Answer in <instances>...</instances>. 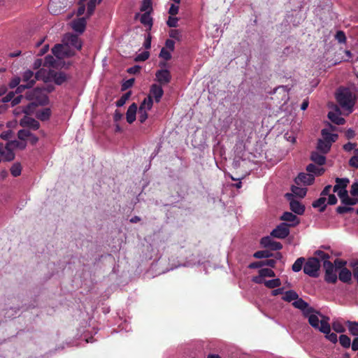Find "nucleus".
I'll list each match as a JSON object with an SVG mask.
<instances>
[{"instance_id": "obj_1", "label": "nucleus", "mask_w": 358, "mask_h": 358, "mask_svg": "<svg viewBox=\"0 0 358 358\" xmlns=\"http://www.w3.org/2000/svg\"><path fill=\"white\" fill-rule=\"evenodd\" d=\"M336 100L341 107L348 111V113L352 112L356 97L349 88H339L336 93Z\"/></svg>"}, {"instance_id": "obj_2", "label": "nucleus", "mask_w": 358, "mask_h": 358, "mask_svg": "<svg viewBox=\"0 0 358 358\" xmlns=\"http://www.w3.org/2000/svg\"><path fill=\"white\" fill-rule=\"evenodd\" d=\"M27 97L34 101L31 104L27 106L22 109V112L25 114L29 113L31 105H45L48 103V97L45 92V89L41 87H36L27 94Z\"/></svg>"}, {"instance_id": "obj_3", "label": "nucleus", "mask_w": 358, "mask_h": 358, "mask_svg": "<svg viewBox=\"0 0 358 358\" xmlns=\"http://www.w3.org/2000/svg\"><path fill=\"white\" fill-rule=\"evenodd\" d=\"M320 266L319 259L315 257H310L304 264L303 272L310 277L317 278Z\"/></svg>"}, {"instance_id": "obj_4", "label": "nucleus", "mask_w": 358, "mask_h": 358, "mask_svg": "<svg viewBox=\"0 0 358 358\" xmlns=\"http://www.w3.org/2000/svg\"><path fill=\"white\" fill-rule=\"evenodd\" d=\"M322 317L320 322V331L325 334V337L333 343H336L338 341L337 335L335 333H331V326L328 321L329 318L327 316L320 315Z\"/></svg>"}, {"instance_id": "obj_5", "label": "nucleus", "mask_w": 358, "mask_h": 358, "mask_svg": "<svg viewBox=\"0 0 358 358\" xmlns=\"http://www.w3.org/2000/svg\"><path fill=\"white\" fill-rule=\"evenodd\" d=\"M323 268L325 271L324 280L328 283L335 284L338 277L334 265L331 262H323Z\"/></svg>"}, {"instance_id": "obj_6", "label": "nucleus", "mask_w": 358, "mask_h": 358, "mask_svg": "<svg viewBox=\"0 0 358 358\" xmlns=\"http://www.w3.org/2000/svg\"><path fill=\"white\" fill-rule=\"evenodd\" d=\"M294 308H298L303 312L304 317H307L310 313L320 314L319 311H317L314 308L309 306V304L305 301L303 299L299 298L292 303Z\"/></svg>"}, {"instance_id": "obj_7", "label": "nucleus", "mask_w": 358, "mask_h": 358, "mask_svg": "<svg viewBox=\"0 0 358 358\" xmlns=\"http://www.w3.org/2000/svg\"><path fill=\"white\" fill-rule=\"evenodd\" d=\"M289 224L285 222L280 223L274 229L271 235L278 238H285L289 234Z\"/></svg>"}, {"instance_id": "obj_8", "label": "nucleus", "mask_w": 358, "mask_h": 358, "mask_svg": "<svg viewBox=\"0 0 358 358\" xmlns=\"http://www.w3.org/2000/svg\"><path fill=\"white\" fill-rule=\"evenodd\" d=\"M156 80L160 85L169 83L171 80V72L167 69H159L155 73Z\"/></svg>"}, {"instance_id": "obj_9", "label": "nucleus", "mask_w": 358, "mask_h": 358, "mask_svg": "<svg viewBox=\"0 0 358 358\" xmlns=\"http://www.w3.org/2000/svg\"><path fill=\"white\" fill-rule=\"evenodd\" d=\"M260 243L264 248L271 250H279L282 248V245L280 242L274 241L270 236L263 237Z\"/></svg>"}, {"instance_id": "obj_10", "label": "nucleus", "mask_w": 358, "mask_h": 358, "mask_svg": "<svg viewBox=\"0 0 358 358\" xmlns=\"http://www.w3.org/2000/svg\"><path fill=\"white\" fill-rule=\"evenodd\" d=\"M315 180V176L313 174L310 173H300L298 176L295 178V182L297 185L303 184L304 185H310L313 183Z\"/></svg>"}, {"instance_id": "obj_11", "label": "nucleus", "mask_w": 358, "mask_h": 358, "mask_svg": "<svg viewBox=\"0 0 358 358\" xmlns=\"http://www.w3.org/2000/svg\"><path fill=\"white\" fill-rule=\"evenodd\" d=\"M20 125L22 127H28L33 130H37L40 127V124L37 120L27 115H24V117L20 120Z\"/></svg>"}, {"instance_id": "obj_12", "label": "nucleus", "mask_w": 358, "mask_h": 358, "mask_svg": "<svg viewBox=\"0 0 358 358\" xmlns=\"http://www.w3.org/2000/svg\"><path fill=\"white\" fill-rule=\"evenodd\" d=\"M50 73L52 74L50 79H52L55 82V83L58 85H62L64 82H66V80H68V79L70 78V76L63 71L57 72L52 71H50Z\"/></svg>"}, {"instance_id": "obj_13", "label": "nucleus", "mask_w": 358, "mask_h": 358, "mask_svg": "<svg viewBox=\"0 0 358 358\" xmlns=\"http://www.w3.org/2000/svg\"><path fill=\"white\" fill-rule=\"evenodd\" d=\"M21 80L29 86V88H31L36 83L35 74L32 71L27 70L22 73Z\"/></svg>"}, {"instance_id": "obj_14", "label": "nucleus", "mask_w": 358, "mask_h": 358, "mask_svg": "<svg viewBox=\"0 0 358 358\" xmlns=\"http://www.w3.org/2000/svg\"><path fill=\"white\" fill-rule=\"evenodd\" d=\"M164 94V90L161 85L152 84L150 87V94L152 98L154 97L157 103H159Z\"/></svg>"}, {"instance_id": "obj_15", "label": "nucleus", "mask_w": 358, "mask_h": 358, "mask_svg": "<svg viewBox=\"0 0 358 358\" xmlns=\"http://www.w3.org/2000/svg\"><path fill=\"white\" fill-rule=\"evenodd\" d=\"M65 41L67 45L76 48L78 50H80L82 48V42L77 35H66L65 37Z\"/></svg>"}, {"instance_id": "obj_16", "label": "nucleus", "mask_w": 358, "mask_h": 358, "mask_svg": "<svg viewBox=\"0 0 358 358\" xmlns=\"http://www.w3.org/2000/svg\"><path fill=\"white\" fill-rule=\"evenodd\" d=\"M137 110L138 106L136 103H133L129 106L126 113V119L128 123L131 124L136 120Z\"/></svg>"}, {"instance_id": "obj_17", "label": "nucleus", "mask_w": 358, "mask_h": 358, "mask_svg": "<svg viewBox=\"0 0 358 358\" xmlns=\"http://www.w3.org/2000/svg\"><path fill=\"white\" fill-rule=\"evenodd\" d=\"M280 220L291 222V224H289V227H295L299 223L298 217L290 212H285L280 217Z\"/></svg>"}, {"instance_id": "obj_18", "label": "nucleus", "mask_w": 358, "mask_h": 358, "mask_svg": "<svg viewBox=\"0 0 358 358\" xmlns=\"http://www.w3.org/2000/svg\"><path fill=\"white\" fill-rule=\"evenodd\" d=\"M325 154L319 153L317 151H313L310 154V160L315 164L322 166L326 163Z\"/></svg>"}, {"instance_id": "obj_19", "label": "nucleus", "mask_w": 358, "mask_h": 358, "mask_svg": "<svg viewBox=\"0 0 358 358\" xmlns=\"http://www.w3.org/2000/svg\"><path fill=\"white\" fill-rule=\"evenodd\" d=\"M338 278L344 283L350 284L352 281V273L348 268H343L340 270Z\"/></svg>"}, {"instance_id": "obj_20", "label": "nucleus", "mask_w": 358, "mask_h": 358, "mask_svg": "<svg viewBox=\"0 0 358 358\" xmlns=\"http://www.w3.org/2000/svg\"><path fill=\"white\" fill-rule=\"evenodd\" d=\"M321 134L322 136V140L325 142H327L328 144L332 145L333 143L336 142L338 139V134H331L329 132L327 129H324L321 131Z\"/></svg>"}, {"instance_id": "obj_21", "label": "nucleus", "mask_w": 358, "mask_h": 358, "mask_svg": "<svg viewBox=\"0 0 358 358\" xmlns=\"http://www.w3.org/2000/svg\"><path fill=\"white\" fill-rule=\"evenodd\" d=\"M86 27V20L84 17L78 18L73 22L72 28L76 32L82 34Z\"/></svg>"}, {"instance_id": "obj_22", "label": "nucleus", "mask_w": 358, "mask_h": 358, "mask_svg": "<svg viewBox=\"0 0 358 358\" xmlns=\"http://www.w3.org/2000/svg\"><path fill=\"white\" fill-rule=\"evenodd\" d=\"M289 206L291 210L297 215H302L305 211V206L296 200L290 201Z\"/></svg>"}, {"instance_id": "obj_23", "label": "nucleus", "mask_w": 358, "mask_h": 358, "mask_svg": "<svg viewBox=\"0 0 358 358\" xmlns=\"http://www.w3.org/2000/svg\"><path fill=\"white\" fill-rule=\"evenodd\" d=\"M50 70L47 71L44 69H39L36 73H35V80H43L44 82H47L48 80L51 78V73Z\"/></svg>"}, {"instance_id": "obj_24", "label": "nucleus", "mask_w": 358, "mask_h": 358, "mask_svg": "<svg viewBox=\"0 0 358 358\" xmlns=\"http://www.w3.org/2000/svg\"><path fill=\"white\" fill-rule=\"evenodd\" d=\"M51 116V110L49 108H45L42 110H38L36 114L37 119L41 121H46L50 119Z\"/></svg>"}, {"instance_id": "obj_25", "label": "nucleus", "mask_w": 358, "mask_h": 358, "mask_svg": "<svg viewBox=\"0 0 358 358\" xmlns=\"http://www.w3.org/2000/svg\"><path fill=\"white\" fill-rule=\"evenodd\" d=\"M329 119L337 125H343L345 122V120L340 116V114L330 111L328 113Z\"/></svg>"}, {"instance_id": "obj_26", "label": "nucleus", "mask_w": 358, "mask_h": 358, "mask_svg": "<svg viewBox=\"0 0 358 358\" xmlns=\"http://www.w3.org/2000/svg\"><path fill=\"white\" fill-rule=\"evenodd\" d=\"M331 148V145L328 144L327 142L321 138L318 139L316 148L319 152L326 155L329 152Z\"/></svg>"}, {"instance_id": "obj_27", "label": "nucleus", "mask_w": 358, "mask_h": 358, "mask_svg": "<svg viewBox=\"0 0 358 358\" xmlns=\"http://www.w3.org/2000/svg\"><path fill=\"white\" fill-rule=\"evenodd\" d=\"M306 317L308 319L310 325L320 331L321 320H319L317 315L316 314L310 313Z\"/></svg>"}, {"instance_id": "obj_28", "label": "nucleus", "mask_w": 358, "mask_h": 358, "mask_svg": "<svg viewBox=\"0 0 358 358\" xmlns=\"http://www.w3.org/2000/svg\"><path fill=\"white\" fill-rule=\"evenodd\" d=\"M326 201H327L326 197L324 196H322L321 197H320L318 199L315 200L313 203V204H312L313 207L318 208L319 211L320 213H322L325 210V209L327 208V205L325 204Z\"/></svg>"}, {"instance_id": "obj_29", "label": "nucleus", "mask_w": 358, "mask_h": 358, "mask_svg": "<svg viewBox=\"0 0 358 358\" xmlns=\"http://www.w3.org/2000/svg\"><path fill=\"white\" fill-rule=\"evenodd\" d=\"M306 171L310 174H315V176H322L325 169L324 168L317 167L314 164H310L306 166Z\"/></svg>"}, {"instance_id": "obj_30", "label": "nucleus", "mask_w": 358, "mask_h": 358, "mask_svg": "<svg viewBox=\"0 0 358 358\" xmlns=\"http://www.w3.org/2000/svg\"><path fill=\"white\" fill-rule=\"evenodd\" d=\"M345 324L351 335L358 336V322L348 320L345 322Z\"/></svg>"}, {"instance_id": "obj_31", "label": "nucleus", "mask_w": 358, "mask_h": 358, "mask_svg": "<svg viewBox=\"0 0 358 358\" xmlns=\"http://www.w3.org/2000/svg\"><path fill=\"white\" fill-rule=\"evenodd\" d=\"M298 297L299 295L295 291L288 290L284 293V296H282V299L285 301L291 302L292 301H295L296 299H298Z\"/></svg>"}, {"instance_id": "obj_32", "label": "nucleus", "mask_w": 358, "mask_h": 358, "mask_svg": "<svg viewBox=\"0 0 358 358\" xmlns=\"http://www.w3.org/2000/svg\"><path fill=\"white\" fill-rule=\"evenodd\" d=\"M150 11L145 12V13H143L140 18V21L144 25H148L149 29H150L152 25V19L150 17Z\"/></svg>"}, {"instance_id": "obj_33", "label": "nucleus", "mask_w": 358, "mask_h": 358, "mask_svg": "<svg viewBox=\"0 0 358 358\" xmlns=\"http://www.w3.org/2000/svg\"><path fill=\"white\" fill-rule=\"evenodd\" d=\"M102 0H90V1L87 3V17L91 16L96 8V6L97 4H99Z\"/></svg>"}, {"instance_id": "obj_34", "label": "nucleus", "mask_w": 358, "mask_h": 358, "mask_svg": "<svg viewBox=\"0 0 358 358\" xmlns=\"http://www.w3.org/2000/svg\"><path fill=\"white\" fill-rule=\"evenodd\" d=\"M13 149L8 145V143L6 145V150L4 151V154L2 155L4 157V159L7 162H10L15 159V153L13 152Z\"/></svg>"}, {"instance_id": "obj_35", "label": "nucleus", "mask_w": 358, "mask_h": 358, "mask_svg": "<svg viewBox=\"0 0 358 358\" xmlns=\"http://www.w3.org/2000/svg\"><path fill=\"white\" fill-rule=\"evenodd\" d=\"M339 343L343 348H349L351 345L350 338L345 334H341L339 336Z\"/></svg>"}, {"instance_id": "obj_36", "label": "nucleus", "mask_w": 358, "mask_h": 358, "mask_svg": "<svg viewBox=\"0 0 358 358\" xmlns=\"http://www.w3.org/2000/svg\"><path fill=\"white\" fill-rule=\"evenodd\" d=\"M264 284L266 287L273 289L280 287L281 285V281L279 278H275L269 280H264Z\"/></svg>"}, {"instance_id": "obj_37", "label": "nucleus", "mask_w": 358, "mask_h": 358, "mask_svg": "<svg viewBox=\"0 0 358 358\" xmlns=\"http://www.w3.org/2000/svg\"><path fill=\"white\" fill-rule=\"evenodd\" d=\"M153 105V100L150 95H148L146 98L144 99L143 102L141 103L140 107H142L143 109L150 110Z\"/></svg>"}, {"instance_id": "obj_38", "label": "nucleus", "mask_w": 358, "mask_h": 358, "mask_svg": "<svg viewBox=\"0 0 358 358\" xmlns=\"http://www.w3.org/2000/svg\"><path fill=\"white\" fill-rule=\"evenodd\" d=\"M304 262H305L304 257L298 258L292 266V271L294 272L300 271L303 267Z\"/></svg>"}, {"instance_id": "obj_39", "label": "nucleus", "mask_w": 358, "mask_h": 358, "mask_svg": "<svg viewBox=\"0 0 358 358\" xmlns=\"http://www.w3.org/2000/svg\"><path fill=\"white\" fill-rule=\"evenodd\" d=\"M8 145L10 146L13 149L19 148L24 150L26 148L27 143L25 141H11L8 143Z\"/></svg>"}, {"instance_id": "obj_40", "label": "nucleus", "mask_w": 358, "mask_h": 358, "mask_svg": "<svg viewBox=\"0 0 358 358\" xmlns=\"http://www.w3.org/2000/svg\"><path fill=\"white\" fill-rule=\"evenodd\" d=\"M273 255L267 250H259L253 254V257L257 259L268 258Z\"/></svg>"}, {"instance_id": "obj_41", "label": "nucleus", "mask_w": 358, "mask_h": 358, "mask_svg": "<svg viewBox=\"0 0 358 358\" xmlns=\"http://www.w3.org/2000/svg\"><path fill=\"white\" fill-rule=\"evenodd\" d=\"M292 191L296 196H299L301 198H303L306 196V194L307 189L306 188H302V187H299L293 186L292 187Z\"/></svg>"}, {"instance_id": "obj_42", "label": "nucleus", "mask_w": 358, "mask_h": 358, "mask_svg": "<svg viewBox=\"0 0 358 358\" xmlns=\"http://www.w3.org/2000/svg\"><path fill=\"white\" fill-rule=\"evenodd\" d=\"M335 181L336 183L340 187L341 189H346L348 184L350 183V180L347 178H336Z\"/></svg>"}, {"instance_id": "obj_43", "label": "nucleus", "mask_w": 358, "mask_h": 358, "mask_svg": "<svg viewBox=\"0 0 358 358\" xmlns=\"http://www.w3.org/2000/svg\"><path fill=\"white\" fill-rule=\"evenodd\" d=\"M315 255L317 257V258L319 259L320 261L322 260V261H323V262H330L329 260L330 258V255L329 254L324 252V251L317 250L315 252Z\"/></svg>"}, {"instance_id": "obj_44", "label": "nucleus", "mask_w": 358, "mask_h": 358, "mask_svg": "<svg viewBox=\"0 0 358 358\" xmlns=\"http://www.w3.org/2000/svg\"><path fill=\"white\" fill-rule=\"evenodd\" d=\"M22 171L21 165L19 163L14 164L10 168V173L14 177L20 176Z\"/></svg>"}, {"instance_id": "obj_45", "label": "nucleus", "mask_w": 358, "mask_h": 358, "mask_svg": "<svg viewBox=\"0 0 358 358\" xmlns=\"http://www.w3.org/2000/svg\"><path fill=\"white\" fill-rule=\"evenodd\" d=\"M259 274L261 277H275L274 271L271 268H261L259 271Z\"/></svg>"}, {"instance_id": "obj_46", "label": "nucleus", "mask_w": 358, "mask_h": 358, "mask_svg": "<svg viewBox=\"0 0 358 358\" xmlns=\"http://www.w3.org/2000/svg\"><path fill=\"white\" fill-rule=\"evenodd\" d=\"M131 93V92H128L125 94H124L117 101H116V106L117 107H121L124 105L126 101L129 99Z\"/></svg>"}, {"instance_id": "obj_47", "label": "nucleus", "mask_w": 358, "mask_h": 358, "mask_svg": "<svg viewBox=\"0 0 358 358\" xmlns=\"http://www.w3.org/2000/svg\"><path fill=\"white\" fill-rule=\"evenodd\" d=\"M142 12H148L152 10L151 0H143L140 8Z\"/></svg>"}, {"instance_id": "obj_48", "label": "nucleus", "mask_w": 358, "mask_h": 358, "mask_svg": "<svg viewBox=\"0 0 358 358\" xmlns=\"http://www.w3.org/2000/svg\"><path fill=\"white\" fill-rule=\"evenodd\" d=\"M332 329L337 333H344L345 331V328L338 321L332 323Z\"/></svg>"}, {"instance_id": "obj_49", "label": "nucleus", "mask_w": 358, "mask_h": 358, "mask_svg": "<svg viewBox=\"0 0 358 358\" xmlns=\"http://www.w3.org/2000/svg\"><path fill=\"white\" fill-rule=\"evenodd\" d=\"M29 136H31L30 131L25 129H20L17 133V136L22 141H24Z\"/></svg>"}, {"instance_id": "obj_50", "label": "nucleus", "mask_w": 358, "mask_h": 358, "mask_svg": "<svg viewBox=\"0 0 358 358\" xmlns=\"http://www.w3.org/2000/svg\"><path fill=\"white\" fill-rule=\"evenodd\" d=\"M148 118V113L145 109H143L142 107H139L138 108V120L141 123L145 122V121Z\"/></svg>"}, {"instance_id": "obj_51", "label": "nucleus", "mask_w": 358, "mask_h": 358, "mask_svg": "<svg viewBox=\"0 0 358 358\" xmlns=\"http://www.w3.org/2000/svg\"><path fill=\"white\" fill-rule=\"evenodd\" d=\"M159 57L163 58L165 61H169L171 59V55L166 48H162L159 53Z\"/></svg>"}, {"instance_id": "obj_52", "label": "nucleus", "mask_w": 358, "mask_h": 358, "mask_svg": "<svg viewBox=\"0 0 358 358\" xmlns=\"http://www.w3.org/2000/svg\"><path fill=\"white\" fill-rule=\"evenodd\" d=\"M149 56H150L149 52L144 51L136 57L135 61L136 62H144L148 59Z\"/></svg>"}, {"instance_id": "obj_53", "label": "nucleus", "mask_w": 358, "mask_h": 358, "mask_svg": "<svg viewBox=\"0 0 358 358\" xmlns=\"http://www.w3.org/2000/svg\"><path fill=\"white\" fill-rule=\"evenodd\" d=\"M335 38L340 43H343L346 41V36L343 31H338L335 35Z\"/></svg>"}, {"instance_id": "obj_54", "label": "nucleus", "mask_w": 358, "mask_h": 358, "mask_svg": "<svg viewBox=\"0 0 358 358\" xmlns=\"http://www.w3.org/2000/svg\"><path fill=\"white\" fill-rule=\"evenodd\" d=\"M333 264L336 270L337 268L341 270L343 268H345L346 262L341 259H336Z\"/></svg>"}, {"instance_id": "obj_55", "label": "nucleus", "mask_w": 358, "mask_h": 358, "mask_svg": "<svg viewBox=\"0 0 358 358\" xmlns=\"http://www.w3.org/2000/svg\"><path fill=\"white\" fill-rule=\"evenodd\" d=\"M134 81H135V79L134 78H130L127 80H126L122 85V87H121V90L122 91H125L127 90V89L130 88L132 87V85H134Z\"/></svg>"}, {"instance_id": "obj_56", "label": "nucleus", "mask_w": 358, "mask_h": 358, "mask_svg": "<svg viewBox=\"0 0 358 358\" xmlns=\"http://www.w3.org/2000/svg\"><path fill=\"white\" fill-rule=\"evenodd\" d=\"M178 19L177 17L170 16L166 22V24L169 27H176L178 26Z\"/></svg>"}, {"instance_id": "obj_57", "label": "nucleus", "mask_w": 358, "mask_h": 358, "mask_svg": "<svg viewBox=\"0 0 358 358\" xmlns=\"http://www.w3.org/2000/svg\"><path fill=\"white\" fill-rule=\"evenodd\" d=\"M21 81V78L20 77H15L11 79V80L9 83V87L10 89H13L15 87H17Z\"/></svg>"}, {"instance_id": "obj_58", "label": "nucleus", "mask_w": 358, "mask_h": 358, "mask_svg": "<svg viewBox=\"0 0 358 358\" xmlns=\"http://www.w3.org/2000/svg\"><path fill=\"white\" fill-rule=\"evenodd\" d=\"M63 49V46L61 44L55 45L52 49V52L57 57H60V52Z\"/></svg>"}, {"instance_id": "obj_59", "label": "nucleus", "mask_w": 358, "mask_h": 358, "mask_svg": "<svg viewBox=\"0 0 358 358\" xmlns=\"http://www.w3.org/2000/svg\"><path fill=\"white\" fill-rule=\"evenodd\" d=\"M14 96H15V93L13 92H10L1 99V102L8 103L9 101H11Z\"/></svg>"}, {"instance_id": "obj_60", "label": "nucleus", "mask_w": 358, "mask_h": 358, "mask_svg": "<svg viewBox=\"0 0 358 358\" xmlns=\"http://www.w3.org/2000/svg\"><path fill=\"white\" fill-rule=\"evenodd\" d=\"M276 264V261L273 259H268L262 261V264L264 266H268L272 268H274Z\"/></svg>"}, {"instance_id": "obj_61", "label": "nucleus", "mask_w": 358, "mask_h": 358, "mask_svg": "<svg viewBox=\"0 0 358 358\" xmlns=\"http://www.w3.org/2000/svg\"><path fill=\"white\" fill-rule=\"evenodd\" d=\"M349 165L354 168H358V156L352 157L349 161Z\"/></svg>"}, {"instance_id": "obj_62", "label": "nucleus", "mask_w": 358, "mask_h": 358, "mask_svg": "<svg viewBox=\"0 0 358 358\" xmlns=\"http://www.w3.org/2000/svg\"><path fill=\"white\" fill-rule=\"evenodd\" d=\"M141 71V66L138 65H135L131 66L127 69V73L129 74H136L138 73Z\"/></svg>"}, {"instance_id": "obj_63", "label": "nucleus", "mask_w": 358, "mask_h": 358, "mask_svg": "<svg viewBox=\"0 0 358 358\" xmlns=\"http://www.w3.org/2000/svg\"><path fill=\"white\" fill-rule=\"evenodd\" d=\"M350 194L353 196H358V183L355 182L351 186Z\"/></svg>"}, {"instance_id": "obj_64", "label": "nucleus", "mask_w": 358, "mask_h": 358, "mask_svg": "<svg viewBox=\"0 0 358 358\" xmlns=\"http://www.w3.org/2000/svg\"><path fill=\"white\" fill-rule=\"evenodd\" d=\"M165 48L169 49L171 51H173L175 48V42L171 39H167L165 42Z\"/></svg>"}]
</instances>
